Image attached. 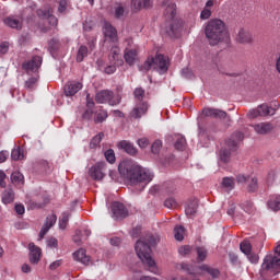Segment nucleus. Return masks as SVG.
Segmentation results:
<instances>
[{
    "instance_id": "obj_1",
    "label": "nucleus",
    "mask_w": 280,
    "mask_h": 280,
    "mask_svg": "<svg viewBox=\"0 0 280 280\" xmlns=\"http://www.w3.org/2000/svg\"><path fill=\"white\" fill-rule=\"evenodd\" d=\"M120 176L129 180L131 187H139L140 191L145 189V185L152 183L154 175L150 170L135 163L132 160H124L118 165Z\"/></svg>"
},
{
    "instance_id": "obj_2",
    "label": "nucleus",
    "mask_w": 280,
    "mask_h": 280,
    "mask_svg": "<svg viewBox=\"0 0 280 280\" xmlns=\"http://www.w3.org/2000/svg\"><path fill=\"white\" fill-rule=\"evenodd\" d=\"M205 35L211 47H215L220 43H231V36L229 35L226 25L220 19H212L208 22L205 28Z\"/></svg>"
},
{
    "instance_id": "obj_3",
    "label": "nucleus",
    "mask_w": 280,
    "mask_h": 280,
    "mask_svg": "<svg viewBox=\"0 0 280 280\" xmlns=\"http://www.w3.org/2000/svg\"><path fill=\"white\" fill-rule=\"evenodd\" d=\"M162 8L164 10V18L166 20L165 23V32L167 36L174 38L178 32H180V20L176 18V2H172L171 0H164L162 2Z\"/></svg>"
},
{
    "instance_id": "obj_4",
    "label": "nucleus",
    "mask_w": 280,
    "mask_h": 280,
    "mask_svg": "<svg viewBox=\"0 0 280 280\" xmlns=\"http://www.w3.org/2000/svg\"><path fill=\"white\" fill-rule=\"evenodd\" d=\"M151 246H156V237L149 236L148 238L139 240L136 243V253L139 259L142 261V264H147L150 268V272H156L154 271V266H156V262L154 259H152V248Z\"/></svg>"
},
{
    "instance_id": "obj_5",
    "label": "nucleus",
    "mask_w": 280,
    "mask_h": 280,
    "mask_svg": "<svg viewBox=\"0 0 280 280\" xmlns=\"http://www.w3.org/2000/svg\"><path fill=\"white\" fill-rule=\"evenodd\" d=\"M241 141H244V133L242 131H235L230 139H228L224 145L219 151V159L221 163H230L231 154L236 152L237 148H240Z\"/></svg>"
},
{
    "instance_id": "obj_6",
    "label": "nucleus",
    "mask_w": 280,
    "mask_h": 280,
    "mask_svg": "<svg viewBox=\"0 0 280 280\" xmlns=\"http://www.w3.org/2000/svg\"><path fill=\"white\" fill-rule=\"evenodd\" d=\"M170 67V62L165 55H156L155 57H149L143 62V65L138 66L139 71L142 73H148L150 69H154V71H159L161 75L163 73H167V69Z\"/></svg>"
},
{
    "instance_id": "obj_7",
    "label": "nucleus",
    "mask_w": 280,
    "mask_h": 280,
    "mask_svg": "<svg viewBox=\"0 0 280 280\" xmlns=\"http://www.w3.org/2000/svg\"><path fill=\"white\" fill-rule=\"evenodd\" d=\"M280 268V245L275 248V254L265 256L260 268V276L266 277L269 272H276Z\"/></svg>"
},
{
    "instance_id": "obj_8",
    "label": "nucleus",
    "mask_w": 280,
    "mask_h": 280,
    "mask_svg": "<svg viewBox=\"0 0 280 280\" xmlns=\"http://www.w3.org/2000/svg\"><path fill=\"white\" fill-rule=\"evenodd\" d=\"M95 100L98 104H109V106H118L121 104V94H116L110 90H103L96 93Z\"/></svg>"
},
{
    "instance_id": "obj_9",
    "label": "nucleus",
    "mask_w": 280,
    "mask_h": 280,
    "mask_svg": "<svg viewBox=\"0 0 280 280\" xmlns=\"http://www.w3.org/2000/svg\"><path fill=\"white\" fill-rule=\"evenodd\" d=\"M149 108L150 104L148 102H138L129 114L130 119H141L148 115Z\"/></svg>"
},
{
    "instance_id": "obj_10",
    "label": "nucleus",
    "mask_w": 280,
    "mask_h": 280,
    "mask_svg": "<svg viewBox=\"0 0 280 280\" xmlns=\"http://www.w3.org/2000/svg\"><path fill=\"white\" fill-rule=\"evenodd\" d=\"M104 172H106V162H97L90 168V176L93 180H102L106 176Z\"/></svg>"
},
{
    "instance_id": "obj_11",
    "label": "nucleus",
    "mask_w": 280,
    "mask_h": 280,
    "mask_svg": "<svg viewBox=\"0 0 280 280\" xmlns=\"http://www.w3.org/2000/svg\"><path fill=\"white\" fill-rule=\"evenodd\" d=\"M3 23L12 30H23V15H9L4 18Z\"/></svg>"
},
{
    "instance_id": "obj_12",
    "label": "nucleus",
    "mask_w": 280,
    "mask_h": 280,
    "mask_svg": "<svg viewBox=\"0 0 280 280\" xmlns=\"http://www.w3.org/2000/svg\"><path fill=\"white\" fill-rule=\"evenodd\" d=\"M112 14L116 21H124L126 19V15L128 14L126 12V3L124 2H115L112 7Z\"/></svg>"
},
{
    "instance_id": "obj_13",
    "label": "nucleus",
    "mask_w": 280,
    "mask_h": 280,
    "mask_svg": "<svg viewBox=\"0 0 280 280\" xmlns=\"http://www.w3.org/2000/svg\"><path fill=\"white\" fill-rule=\"evenodd\" d=\"M113 218L116 220L128 218V209L124 203L115 201L112 203Z\"/></svg>"
},
{
    "instance_id": "obj_14",
    "label": "nucleus",
    "mask_w": 280,
    "mask_h": 280,
    "mask_svg": "<svg viewBox=\"0 0 280 280\" xmlns=\"http://www.w3.org/2000/svg\"><path fill=\"white\" fill-rule=\"evenodd\" d=\"M82 82L80 81H69L63 88V93L66 97H73L75 93L82 91Z\"/></svg>"
},
{
    "instance_id": "obj_15",
    "label": "nucleus",
    "mask_w": 280,
    "mask_h": 280,
    "mask_svg": "<svg viewBox=\"0 0 280 280\" xmlns=\"http://www.w3.org/2000/svg\"><path fill=\"white\" fill-rule=\"evenodd\" d=\"M202 115L205 117H211L212 119H226L228 117L226 112L218 108H211V107L203 108Z\"/></svg>"
},
{
    "instance_id": "obj_16",
    "label": "nucleus",
    "mask_w": 280,
    "mask_h": 280,
    "mask_svg": "<svg viewBox=\"0 0 280 280\" xmlns=\"http://www.w3.org/2000/svg\"><path fill=\"white\" fill-rule=\"evenodd\" d=\"M236 40L241 45H250L255 39L253 38V33H250V31L246 28H240L236 35Z\"/></svg>"
},
{
    "instance_id": "obj_17",
    "label": "nucleus",
    "mask_w": 280,
    "mask_h": 280,
    "mask_svg": "<svg viewBox=\"0 0 280 280\" xmlns=\"http://www.w3.org/2000/svg\"><path fill=\"white\" fill-rule=\"evenodd\" d=\"M40 65H43V58H40L39 56H35L32 58V60L24 62L22 67L28 73L30 72L34 73L38 71V68L40 67Z\"/></svg>"
},
{
    "instance_id": "obj_18",
    "label": "nucleus",
    "mask_w": 280,
    "mask_h": 280,
    "mask_svg": "<svg viewBox=\"0 0 280 280\" xmlns=\"http://www.w3.org/2000/svg\"><path fill=\"white\" fill-rule=\"evenodd\" d=\"M28 250H30V262L36 266L38 261H40V247H37L34 243L28 244Z\"/></svg>"
},
{
    "instance_id": "obj_19",
    "label": "nucleus",
    "mask_w": 280,
    "mask_h": 280,
    "mask_svg": "<svg viewBox=\"0 0 280 280\" xmlns=\"http://www.w3.org/2000/svg\"><path fill=\"white\" fill-rule=\"evenodd\" d=\"M103 33L106 38L112 40V43H117V28H115L110 23L105 22Z\"/></svg>"
},
{
    "instance_id": "obj_20",
    "label": "nucleus",
    "mask_w": 280,
    "mask_h": 280,
    "mask_svg": "<svg viewBox=\"0 0 280 280\" xmlns=\"http://www.w3.org/2000/svg\"><path fill=\"white\" fill-rule=\"evenodd\" d=\"M119 150H124L127 154H130V156H136L137 154V148H135V144H132L130 141L121 140L118 143Z\"/></svg>"
},
{
    "instance_id": "obj_21",
    "label": "nucleus",
    "mask_w": 280,
    "mask_h": 280,
    "mask_svg": "<svg viewBox=\"0 0 280 280\" xmlns=\"http://www.w3.org/2000/svg\"><path fill=\"white\" fill-rule=\"evenodd\" d=\"M73 257L75 261H80L84 266H89V262L91 261V256L86 255V249L80 248L79 250L73 253Z\"/></svg>"
},
{
    "instance_id": "obj_22",
    "label": "nucleus",
    "mask_w": 280,
    "mask_h": 280,
    "mask_svg": "<svg viewBox=\"0 0 280 280\" xmlns=\"http://www.w3.org/2000/svg\"><path fill=\"white\" fill-rule=\"evenodd\" d=\"M119 47L114 46L110 49V54H109V61L112 62V65H116L117 67H121V65H124V60H121V58L119 57Z\"/></svg>"
},
{
    "instance_id": "obj_23",
    "label": "nucleus",
    "mask_w": 280,
    "mask_h": 280,
    "mask_svg": "<svg viewBox=\"0 0 280 280\" xmlns=\"http://www.w3.org/2000/svg\"><path fill=\"white\" fill-rule=\"evenodd\" d=\"M272 128L275 127L270 122H260L254 126V130L257 135H268L272 132Z\"/></svg>"
},
{
    "instance_id": "obj_24",
    "label": "nucleus",
    "mask_w": 280,
    "mask_h": 280,
    "mask_svg": "<svg viewBox=\"0 0 280 280\" xmlns=\"http://www.w3.org/2000/svg\"><path fill=\"white\" fill-rule=\"evenodd\" d=\"M137 49H130V48H126L125 49V62H127V65H129V67H132V65H135V62L137 61Z\"/></svg>"
},
{
    "instance_id": "obj_25",
    "label": "nucleus",
    "mask_w": 280,
    "mask_h": 280,
    "mask_svg": "<svg viewBox=\"0 0 280 280\" xmlns=\"http://www.w3.org/2000/svg\"><path fill=\"white\" fill-rule=\"evenodd\" d=\"M176 268L177 270H183V272H187V275H202L198 272L194 265H189L186 262H180L179 265L176 266Z\"/></svg>"
},
{
    "instance_id": "obj_26",
    "label": "nucleus",
    "mask_w": 280,
    "mask_h": 280,
    "mask_svg": "<svg viewBox=\"0 0 280 280\" xmlns=\"http://www.w3.org/2000/svg\"><path fill=\"white\" fill-rule=\"evenodd\" d=\"M60 49V39L52 38L48 42V51L52 56V58H56V52Z\"/></svg>"
},
{
    "instance_id": "obj_27",
    "label": "nucleus",
    "mask_w": 280,
    "mask_h": 280,
    "mask_svg": "<svg viewBox=\"0 0 280 280\" xmlns=\"http://www.w3.org/2000/svg\"><path fill=\"white\" fill-rule=\"evenodd\" d=\"M186 215H196L198 212V199L190 200L185 209Z\"/></svg>"
},
{
    "instance_id": "obj_28",
    "label": "nucleus",
    "mask_w": 280,
    "mask_h": 280,
    "mask_svg": "<svg viewBox=\"0 0 280 280\" xmlns=\"http://www.w3.org/2000/svg\"><path fill=\"white\" fill-rule=\"evenodd\" d=\"M199 270H201L202 272H207L208 275H210V277H212V279H218L220 277V270L211 268L209 267V265L200 266Z\"/></svg>"
},
{
    "instance_id": "obj_29",
    "label": "nucleus",
    "mask_w": 280,
    "mask_h": 280,
    "mask_svg": "<svg viewBox=\"0 0 280 280\" xmlns=\"http://www.w3.org/2000/svg\"><path fill=\"white\" fill-rule=\"evenodd\" d=\"M2 202L3 205L14 202V190L12 188H8L2 192Z\"/></svg>"
},
{
    "instance_id": "obj_30",
    "label": "nucleus",
    "mask_w": 280,
    "mask_h": 280,
    "mask_svg": "<svg viewBox=\"0 0 280 280\" xmlns=\"http://www.w3.org/2000/svg\"><path fill=\"white\" fill-rule=\"evenodd\" d=\"M268 207L272 211H279L280 209V195H273L268 201Z\"/></svg>"
},
{
    "instance_id": "obj_31",
    "label": "nucleus",
    "mask_w": 280,
    "mask_h": 280,
    "mask_svg": "<svg viewBox=\"0 0 280 280\" xmlns=\"http://www.w3.org/2000/svg\"><path fill=\"white\" fill-rule=\"evenodd\" d=\"M36 14L38 19H42L43 21H45V19H47L49 14H54V10L49 7H44L42 9H38L36 11Z\"/></svg>"
},
{
    "instance_id": "obj_32",
    "label": "nucleus",
    "mask_w": 280,
    "mask_h": 280,
    "mask_svg": "<svg viewBox=\"0 0 280 280\" xmlns=\"http://www.w3.org/2000/svg\"><path fill=\"white\" fill-rule=\"evenodd\" d=\"M86 56H89V48L84 45L80 46L77 54V62H83Z\"/></svg>"
},
{
    "instance_id": "obj_33",
    "label": "nucleus",
    "mask_w": 280,
    "mask_h": 280,
    "mask_svg": "<svg viewBox=\"0 0 280 280\" xmlns=\"http://www.w3.org/2000/svg\"><path fill=\"white\" fill-rule=\"evenodd\" d=\"M102 139H104V132H100L96 136H94L90 141V148L92 150H95L102 143Z\"/></svg>"
},
{
    "instance_id": "obj_34",
    "label": "nucleus",
    "mask_w": 280,
    "mask_h": 280,
    "mask_svg": "<svg viewBox=\"0 0 280 280\" xmlns=\"http://www.w3.org/2000/svg\"><path fill=\"white\" fill-rule=\"evenodd\" d=\"M69 218H71V212H62V218L59 219V229H61L62 231L67 229V224H69Z\"/></svg>"
},
{
    "instance_id": "obj_35",
    "label": "nucleus",
    "mask_w": 280,
    "mask_h": 280,
    "mask_svg": "<svg viewBox=\"0 0 280 280\" xmlns=\"http://www.w3.org/2000/svg\"><path fill=\"white\" fill-rule=\"evenodd\" d=\"M185 228L183 225L175 226L174 229V237L177 242H183L185 240Z\"/></svg>"
},
{
    "instance_id": "obj_36",
    "label": "nucleus",
    "mask_w": 280,
    "mask_h": 280,
    "mask_svg": "<svg viewBox=\"0 0 280 280\" xmlns=\"http://www.w3.org/2000/svg\"><path fill=\"white\" fill-rule=\"evenodd\" d=\"M175 148L179 150V152H183L185 148H187V140L183 136H177L175 141Z\"/></svg>"
},
{
    "instance_id": "obj_37",
    "label": "nucleus",
    "mask_w": 280,
    "mask_h": 280,
    "mask_svg": "<svg viewBox=\"0 0 280 280\" xmlns=\"http://www.w3.org/2000/svg\"><path fill=\"white\" fill-rule=\"evenodd\" d=\"M258 109L260 110L261 117H268V115H275V109L270 108L267 104H261L258 106Z\"/></svg>"
},
{
    "instance_id": "obj_38",
    "label": "nucleus",
    "mask_w": 280,
    "mask_h": 280,
    "mask_svg": "<svg viewBox=\"0 0 280 280\" xmlns=\"http://www.w3.org/2000/svg\"><path fill=\"white\" fill-rule=\"evenodd\" d=\"M11 159L12 161H23V159H25V155L23 154V151H21V148H16L11 151Z\"/></svg>"
},
{
    "instance_id": "obj_39",
    "label": "nucleus",
    "mask_w": 280,
    "mask_h": 280,
    "mask_svg": "<svg viewBox=\"0 0 280 280\" xmlns=\"http://www.w3.org/2000/svg\"><path fill=\"white\" fill-rule=\"evenodd\" d=\"M196 252H197V261H205V259H207V255H208L207 248L197 247Z\"/></svg>"
},
{
    "instance_id": "obj_40",
    "label": "nucleus",
    "mask_w": 280,
    "mask_h": 280,
    "mask_svg": "<svg viewBox=\"0 0 280 280\" xmlns=\"http://www.w3.org/2000/svg\"><path fill=\"white\" fill-rule=\"evenodd\" d=\"M240 248L242 250V253H244V255H248L253 248V246L250 245V241H243L240 244Z\"/></svg>"
},
{
    "instance_id": "obj_41",
    "label": "nucleus",
    "mask_w": 280,
    "mask_h": 280,
    "mask_svg": "<svg viewBox=\"0 0 280 280\" xmlns=\"http://www.w3.org/2000/svg\"><path fill=\"white\" fill-rule=\"evenodd\" d=\"M222 187H224L225 189H230V190L234 189L235 182H233V178H231V177H223Z\"/></svg>"
},
{
    "instance_id": "obj_42",
    "label": "nucleus",
    "mask_w": 280,
    "mask_h": 280,
    "mask_svg": "<svg viewBox=\"0 0 280 280\" xmlns=\"http://www.w3.org/2000/svg\"><path fill=\"white\" fill-rule=\"evenodd\" d=\"M57 220H58V217H56V214H50L46 218V222L44 223V226L48 228V231H49V229H51V226L56 224Z\"/></svg>"
},
{
    "instance_id": "obj_43",
    "label": "nucleus",
    "mask_w": 280,
    "mask_h": 280,
    "mask_svg": "<svg viewBox=\"0 0 280 280\" xmlns=\"http://www.w3.org/2000/svg\"><path fill=\"white\" fill-rule=\"evenodd\" d=\"M135 98L139 102H143V97H145V90L142 88H136L133 91Z\"/></svg>"
},
{
    "instance_id": "obj_44",
    "label": "nucleus",
    "mask_w": 280,
    "mask_h": 280,
    "mask_svg": "<svg viewBox=\"0 0 280 280\" xmlns=\"http://www.w3.org/2000/svg\"><path fill=\"white\" fill-rule=\"evenodd\" d=\"M161 148H163V142L161 140H155L151 145L152 154H159V152H161Z\"/></svg>"
},
{
    "instance_id": "obj_45",
    "label": "nucleus",
    "mask_w": 280,
    "mask_h": 280,
    "mask_svg": "<svg viewBox=\"0 0 280 280\" xmlns=\"http://www.w3.org/2000/svg\"><path fill=\"white\" fill-rule=\"evenodd\" d=\"M105 159L107 163H115V161H117V159L115 158V151L113 149L105 151Z\"/></svg>"
},
{
    "instance_id": "obj_46",
    "label": "nucleus",
    "mask_w": 280,
    "mask_h": 280,
    "mask_svg": "<svg viewBox=\"0 0 280 280\" xmlns=\"http://www.w3.org/2000/svg\"><path fill=\"white\" fill-rule=\"evenodd\" d=\"M258 185H257V178L253 177L247 186V191L249 194H255L257 191Z\"/></svg>"
},
{
    "instance_id": "obj_47",
    "label": "nucleus",
    "mask_w": 280,
    "mask_h": 280,
    "mask_svg": "<svg viewBox=\"0 0 280 280\" xmlns=\"http://www.w3.org/2000/svg\"><path fill=\"white\" fill-rule=\"evenodd\" d=\"M107 117H108V114L102 110L96 115V117L94 118V121L95 124H102L103 121H106Z\"/></svg>"
},
{
    "instance_id": "obj_48",
    "label": "nucleus",
    "mask_w": 280,
    "mask_h": 280,
    "mask_svg": "<svg viewBox=\"0 0 280 280\" xmlns=\"http://www.w3.org/2000/svg\"><path fill=\"white\" fill-rule=\"evenodd\" d=\"M248 119H257V117H261V110H259V107L256 109H252L247 113Z\"/></svg>"
},
{
    "instance_id": "obj_49",
    "label": "nucleus",
    "mask_w": 280,
    "mask_h": 280,
    "mask_svg": "<svg viewBox=\"0 0 280 280\" xmlns=\"http://www.w3.org/2000/svg\"><path fill=\"white\" fill-rule=\"evenodd\" d=\"M67 5H69V0L59 1V7H58L59 14H65V12H67Z\"/></svg>"
},
{
    "instance_id": "obj_50",
    "label": "nucleus",
    "mask_w": 280,
    "mask_h": 280,
    "mask_svg": "<svg viewBox=\"0 0 280 280\" xmlns=\"http://www.w3.org/2000/svg\"><path fill=\"white\" fill-rule=\"evenodd\" d=\"M36 82H38V78L36 77L30 78L25 82V89H34V86H36Z\"/></svg>"
},
{
    "instance_id": "obj_51",
    "label": "nucleus",
    "mask_w": 280,
    "mask_h": 280,
    "mask_svg": "<svg viewBox=\"0 0 280 280\" xmlns=\"http://www.w3.org/2000/svg\"><path fill=\"white\" fill-rule=\"evenodd\" d=\"M23 180V174L20 172H14L11 174V182L12 183H21Z\"/></svg>"
},
{
    "instance_id": "obj_52",
    "label": "nucleus",
    "mask_w": 280,
    "mask_h": 280,
    "mask_svg": "<svg viewBox=\"0 0 280 280\" xmlns=\"http://www.w3.org/2000/svg\"><path fill=\"white\" fill-rule=\"evenodd\" d=\"M247 259H249L250 264H258L259 261V255L249 252L248 254H246Z\"/></svg>"
},
{
    "instance_id": "obj_53",
    "label": "nucleus",
    "mask_w": 280,
    "mask_h": 280,
    "mask_svg": "<svg viewBox=\"0 0 280 280\" xmlns=\"http://www.w3.org/2000/svg\"><path fill=\"white\" fill-rule=\"evenodd\" d=\"M49 25H52V27H56L58 25V18L54 15V13H49V15L46 18Z\"/></svg>"
},
{
    "instance_id": "obj_54",
    "label": "nucleus",
    "mask_w": 280,
    "mask_h": 280,
    "mask_svg": "<svg viewBox=\"0 0 280 280\" xmlns=\"http://www.w3.org/2000/svg\"><path fill=\"white\" fill-rule=\"evenodd\" d=\"M200 19H202V21H207V19H211V9L205 8L200 13Z\"/></svg>"
},
{
    "instance_id": "obj_55",
    "label": "nucleus",
    "mask_w": 280,
    "mask_h": 280,
    "mask_svg": "<svg viewBox=\"0 0 280 280\" xmlns=\"http://www.w3.org/2000/svg\"><path fill=\"white\" fill-rule=\"evenodd\" d=\"M164 207H166L167 209H174V207H176V199L174 198H167L164 201Z\"/></svg>"
},
{
    "instance_id": "obj_56",
    "label": "nucleus",
    "mask_w": 280,
    "mask_h": 280,
    "mask_svg": "<svg viewBox=\"0 0 280 280\" xmlns=\"http://www.w3.org/2000/svg\"><path fill=\"white\" fill-rule=\"evenodd\" d=\"M133 10H141L143 8V0H131Z\"/></svg>"
},
{
    "instance_id": "obj_57",
    "label": "nucleus",
    "mask_w": 280,
    "mask_h": 280,
    "mask_svg": "<svg viewBox=\"0 0 280 280\" xmlns=\"http://www.w3.org/2000/svg\"><path fill=\"white\" fill-rule=\"evenodd\" d=\"M138 145L141 149H145L148 145H150V140H148V138H141L138 140Z\"/></svg>"
},
{
    "instance_id": "obj_58",
    "label": "nucleus",
    "mask_w": 280,
    "mask_h": 280,
    "mask_svg": "<svg viewBox=\"0 0 280 280\" xmlns=\"http://www.w3.org/2000/svg\"><path fill=\"white\" fill-rule=\"evenodd\" d=\"M229 258H230L231 264H233V266H237V264H240V258L237 257V255L235 253H230Z\"/></svg>"
},
{
    "instance_id": "obj_59",
    "label": "nucleus",
    "mask_w": 280,
    "mask_h": 280,
    "mask_svg": "<svg viewBox=\"0 0 280 280\" xmlns=\"http://www.w3.org/2000/svg\"><path fill=\"white\" fill-rule=\"evenodd\" d=\"M115 71H117V65H115V63L107 66L105 68V73H107V75L113 74Z\"/></svg>"
},
{
    "instance_id": "obj_60",
    "label": "nucleus",
    "mask_w": 280,
    "mask_h": 280,
    "mask_svg": "<svg viewBox=\"0 0 280 280\" xmlns=\"http://www.w3.org/2000/svg\"><path fill=\"white\" fill-rule=\"evenodd\" d=\"M47 246L49 248H58V240L51 237L47 241Z\"/></svg>"
},
{
    "instance_id": "obj_61",
    "label": "nucleus",
    "mask_w": 280,
    "mask_h": 280,
    "mask_svg": "<svg viewBox=\"0 0 280 280\" xmlns=\"http://www.w3.org/2000/svg\"><path fill=\"white\" fill-rule=\"evenodd\" d=\"M9 156H10V152L1 151L0 152V163H5L8 161Z\"/></svg>"
},
{
    "instance_id": "obj_62",
    "label": "nucleus",
    "mask_w": 280,
    "mask_h": 280,
    "mask_svg": "<svg viewBox=\"0 0 280 280\" xmlns=\"http://www.w3.org/2000/svg\"><path fill=\"white\" fill-rule=\"evenodd\" d=\"M91 117H93V109L88 108L83 113L82 118L89 121V119H91Z\"/></svg>"
},
{
    "instance_id": "obj_63",
    "label": "nucleus",
    "mask_w": 280,
    "mask_h": 280,
    "mask_svg": "<svg viewBox=\"0 0 280 280\" xmlns=\"http://www.w3.org/2000/svg\"><path fill=\"white\" fill-rule=\"evenodd\" d=\"M8 49H10L8 42L0 44V54H8Z\"/></svg>"
},
{
    "instance_id": "obj_64",
    "label": "nucleus",
    "mask_w": 280,
    "mask_h": 280,
    "mask_svg": "<svg viewBox=\"0 0 280 280\" xmlns=\"http://www.w3.org/2000/svg\"><path fill=\"white\" fill-rule=\"evenodd\" d=\"M141 235V228L137 226L131 231V237H139Z\"/></svg>"
}]
</instances>
